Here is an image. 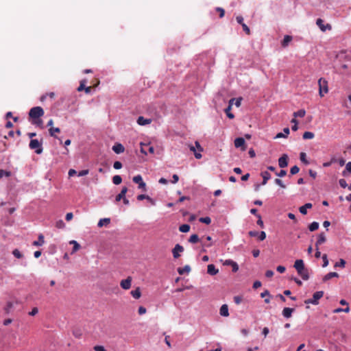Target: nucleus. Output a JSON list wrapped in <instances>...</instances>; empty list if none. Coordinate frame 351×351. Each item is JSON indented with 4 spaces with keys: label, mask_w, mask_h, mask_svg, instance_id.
Masks as SVG:
<instances>
[{
    "label": "nucleus",
    "mask_w": 351,
    "mask_h": 351,
    "mask_svg": "<svg viewBox=\"0 0 351 351\" xmlns=\"http://www.w3.org/2000/svg\"><path fill=\"white\" fill-rule=\"evenodd\" d=\"M314 136H315L314 133H313L311 132H305L302 135V138L304 139H312L314 138Z\"/></svg>",
    "instance_id": "33"
},
{
    "label": "nucleus",
    "mask_w": 351,
    "mask_h": 351,
    "mask_svg": "<svg viewBox=\"0 0 351 351\" xmlns=\"http://www.w3.org/2000/svg\"><path fill=\"white\" fill-rule=\"evenodd\" d=\"M141 153L147 155V152L150 154L154 153V148L153 146H151L150 144L146 143H141Z\"/></svg>",
    "instance_id": "6"
},
{
    "label": "nucleus",
    "mask_w": 351,
    "mask_h": 351,
    "mask_svg": "<svg viewBox=\"0 0 351 351\" xmlns=\"http://www.w3.org/2000/svg\"><path fill=\"white\" fill-rule=\"evenodd\" d=\"M312 206L311 203H306L304 206H300L299 210L302 215H306L307 213V208H311Z\"/></svg>",
    "instance_id": "24"
},
{
    "label": "nucleus",
    "mask_w": 351,
    "mask_h": 351,
    "mask_svg": "<svg viewBox=\"0 0 351 351\" xmlns=\"http://www.w3.org/2000/svg\"><path fill=\"white\" fill-rule=\"evenodd\" d=\"M293 311H294V308L285 307L282 310V315L286 318H289L291 317Z\"/></svg>",
    "instance_id": "18"
},
{
    "label": "nucleus",
    "mask_w": 351,
    "mask_h": 351,
    "mask_svg": "<svg viewBox=\"0 0 351 351\" xmlns=\"http://www.w3.org/2000/svg\"><path fill=\"white\" fill-rule=\"evenodd\" d=\"M191 271V267L189 265H185L184 267H179L178 269V272L180 275H183L184 273H189Z\"/></svg>",
    "instance_id": "29"
},
{
    "label": "nucleus",
    "mask_w": 351,
    "mask_h": 351,
    "mask_svg": "<svg viewBox=\"0 0 351 351\" xmlns=\"http://www.w3.org/2000/svg\"><path fill=\"white\" fill-rule=\"evenodd\" d=\"M234 99H231L230 101H229V105L225 109V112L226 113V115L228 118L230 119H233L234 117V115L230 112V110H231V108H232V104L233 102L234 101Z\"/></svg>",
    "instance_id": "12"
},
{
    "label": "nucleus",
    "mask_w": 351,
    "mask_h": 351,
    "mask_svg": "<svg viewBox=\"0 0 351 351\" xmlns=\"http://www.w3.org/2000/svg\"><path fill=\"white\" fill-rule=\"evenodd\" d=\"M261 175L263 178L262 184L265 185L267 181L271 178V175L268 171H263Z\"/></svg>",
    "instance_id": "21"
},
{
    "label": "nucleus",
    "mask_w": 351,
    "mask_h": 351,
    "mask_svg": "<svg viewBox=\"0 0 351 351\" xmlns=\"http://www.w3.org/2000/svg\"><path fill=\"white\" fill-rule=\"evenodd\" d=\"M44 114L43 109L40 106L34 107L29 112V117L33 119H38Z\"/></svg>",
    "instance_id": "2"
},
{
    "label": "nucleus",
    "mask_w": 351,
    "mask_h": 351,
    "mask_svg": "<svg viewBox=\"0 0 351 351\" xmlns=\"http://www.w3.org/2000/svg\"><path fill=\"white\" fill-rule=\"evenodd\" d=\"M276 175L278 177H284L287 175V171L285 170H280L279 172H276Z\"/></svg>",
    "instance_id": "58"
},
{
    "label": "nucleus",
    "mask_w": 351,
    "mask_h": 351,
    "mask_svg": "<svg viewBox=\"0 0 351 351\" xmlns=\"http://www.w3.org/2000/svg\"><path fill=\"white\" fill-rule=\"evenodd\" d=\"M256 217L258 218L257 224L258 226H260L261 228H263L264 227V223H263V220L261 219V216L260 215H257Z\"/></svg>",
    "instance_id": "52"
},
{
    "label": "nucleus",
    "mask_w": 351,
    "mask_h": 351,
    "mask_svg": "<svg viewBox=\"0 0 351 351\" xmlns=\"http://www.w3.org/2000/svg\"><path fill=\"white\" fill-rule=\"evenodd\" d=\"M112 182L114 184L116 185H118L119 184L121 183L122 182V178L120 176H114L113 178H112Z\"/></svg>",
    "instance_id": "37"
},
{
    "label": "nucleus",
    "mask_w": 351,
    "mask_h": 351,
    "mask_svg": "<svg viewBox=\"0 0 351 351\" xmlns=\"http://www.w3.org/2000/svg\"><path fill=\"white\" fill-rule=\"evenodd\" d=\"M219 313L221 316L228 317L229 315L228 306L227 304H223L219 310Z\"/></svg>",
    "instance_id": "20"
},
{
    "label": "nucleus",
    "mask_w": 351,
    "mask_h": 351,
    "mask_svg": "<svg viewBox=\"0 0 351 351\" xmlns=\"http://www.w3.org/2000/svg\"><path fill=\"white\" fill-rule=\"evenodd\" d=\"M318 85H319V95L321 97H322L324 96V94H326L328 92V82L323 78H320L318 80Z\"/></svg>",
    "instance_id": "3"
},
{
    "label": "nucleus",
    "mask_w": 351,
    "mask_h": 351,
    "mask_svg": "<svg viewBox=\"0 0 351 351\" xmlns=\"http://www.w3.org/2000/svg\"><path fill=\"white\" fill-rule=\"evenodd\" d=\"M86 82V80H81L80 84L79 87L77 88L78 91H82V90H84L85 86H85Z\"/></svg>",
    "instance_id": "45"
},
{
    "label": "nucleus",
    "mask_w": 351,
    "mask_h": 351,
    "mask_svg": "<svg viewBox=\"0 0 351 351\" xmlns=\"http://www.w3.org/2000/svg\"><path fill=\"white\" fill-rule=\"evenodd\" d=\"M190 150L192 151L194 153L195 157L197 159H199V158H202V154L200 153H197L195 152V148L194 146H193V145L190 146Z\"/></svg>",
    "instance_id": "40"
},
{
    "label": "nucleus",
    "mask_w": 351,
    "mask_h": 351,
    "mask_svg": "<svg viewBox=\"0 0 351 351\" xmlns=\"http://www.w3.org/2000/svg\"><path fill=\"white\" fill-rule=\"evenodd\" d=\"M12 254L17 258H21L23 257V254L21 253V252L18 249H14L12 251Z\"/></svg>",
    "instance_id": "41"
},
{
    "label": "nucleus",
    "mask_w": 351,
    "mask_h": 351,
    "mask_svg": "<svg viewBox=\"0 0 351 351\" xmlns=\"http://www.w3.org/2000/svg\"><path fill=\"white\" fill-rule=\"evenodd\" d=\"M266 238V233L264 231L258 232V239L259 241H263Z\"/></svg>",
    "instance_id": "47"
},
{
    "label": "nucleus",
    "mask_w": 351,
    "mask_h": 351,
    "mask_svg": "<svg viewBox=\"0 0 351 351\" xmlns=\"http://www.w3.org/2000/svg\"><path fill=\"white\" fill-rule=\"evenodd\" d=\"M300 171V169L298 166L295 165L291 168L290 173L291 175H295L298 173Z\"/></svg>",
    "instance_id": "44"
},
{
    "label": "nucleus",
    "mask_w": 351,
    "mask_h": 351,
    "mask_svg": "<svg viewBox=\"0 0 351 351\" xmlns=\"http://www.w3.org/2000/svg\"><path fill=\"white\" fill-rule=\"evenodd\" d=\"M216 10L219 12V17L220 18H222L224 16V14H225V11L223 8H216Z\"/></svg>",
    "instance_id": "56"
},
{
    "label": "nucleus",
    "mask_w": 351,
    "mask_h": 351,
    "mask_svg": "<svg viewBox=\"0 0 351 351\" xmlns=\"http://www.w3.org/2000/svg\"><path fill=\"white\" fill-rule=\"evenodd\" d=\"M242 27H243V31L247 34V35H250V28L247 27V25L245 23V24H242Z\"/></svg>",
    "instance_id": "53"
},
{
    "label": "nucleus",
    "mask_w": 351,
    "mask_h": 351,
    "mask_svg": "<svg viewBox=\"0 0 351 351\" xmlns=\"http://www.w3.org/2000/svg\"><path fill=\"white\" fill-rule=\"evenodd\" d=\"M44 243H45L44 236L42 234H40L38 235V241H34L33 245L35 246H41L44 244Z\"/></svg>",
    "instance_id": "26"
},
{
    "label": "nucleus",
    "mask_w": 351,
    "mask_h": 351,
    "mask_svg": "<svg viewBox=\"0 0 351 351\" xmlns=\"http://www.w3.org/2000/svg\"><path fill=\"white\" fill-rule=\"evenodd\" d=\"M32 123L36 124V125L42 127L43 121L41 119H40V118L38 119H34V121H32Z\"/></svg>",
    "instance_id": "61"
},
{
    "label": "nucleus",
    "mask_w": 351,
    "mask_h": 351,
    "mask_svg": "<svg viewBox=\"0 0 351 351\" xmlns=\"http://www.w3.org/2000/svg\"><path fill=\"white\" fill-rule=\"evenodd\" d=\"M184 247L180 244H176L175 247L172 250L173 256L174 258H178L180 256L179 252H182Z\"/></svg>",
    "instance_id": "8"
},
{
    "label": "nucleus",
    "mask_w": 351,
    "mask_h": 351,
    "mask_svg": "<svg viewBox=\"0 0 351 351\" xmlns=\"http://www.w3.org/2000/svg\"><path fill=\"white\" fill-rule=\"evenodd\" d=\"M152 119H145L143 117H138L137 119V123L140 125H145L151 123Z\"/></svg>",
    "instance_id": "16"
},
{
    "label": "nucleus",
    "mask_w": 351,
    "mask_h": 351,
    "mask_svg": "<svg viewBox=\"0 0 351 351\" xmlns=\"http://www.w3.org/2000/svg\"><path fill=\"white\" fill-rule=\"evenodd\" d=\"M243 300V298L241 296H239V295H237V296H234V302L237 304H239L241 303Z\"/></svg>",
    "instance_id": "49"
},
{
    "label": "nucleus",
    "mask_w": 351,
    "mask_h": 351,
    "mask_svg": "<svg viewBox=\"0 0 351 351\" xmlns=\"http://www.w3.org/2000/svg\"><path fill=\"white\" fill-rule=\"evenodd\" d=\"M276 270H277V271H278L280 273H284L286 269L284 266L279 265L277 267Z\"/></svg>",
    "instance_id": "63"
},
{
    "label": "nucleus",
    "mask_w": 351,
    "mask_h": 351,
    "mask_svg": "<svg viewBox=\"0 0 351 351\" xmlns=\"http://www.w3.org/2000/svg\"><path fill=\"white\" fill-rule=\"evenodd\" d=\"M132 180L134 183L138 184V189H141L144 191H146V184L143 182L142 176L141 175H137L134 176Z\"/></svg>",
    "instance_id": "5"
},
{
    "label": "nucleus",
    "mask_w": 351,
    "mask_h": 351,
    "mask_svg": "<svg viewBox=\"0 0 351 351\" xmlns=\"http://www.w3.org/2000/svg\"><path fill=\"white\" fill-rule=\"evenodd\" d=\"M326 241V238L325 234L324 232H321L317 237V241L315 243V247H319L320 245L324 243Z\"/></svg>",
    "instance_id": "15"
},
{
    "label": "nucleus",
    "mask_w": 351,
    "mask_h": 351,
    "mask_svg": "<svg viewBox=\"0 0 351 351\" xmlns=\"http://www.w3.org/2000/svg\"><path fill=\"white\" fill-rule=\"evenodd\" d=\"M322 260H323L322 267H327L328 265V260L327 255L326 254L322 256Z\"/></svg>",
    "instance_id": "46"
},
{
    "label": "nucleus",
    "mask_w": 351,
    "mask_h": 351,
    "mask_svg": "<svg viewBox=\"0 0 351 351\" xmlns=\"http://www.w3.org/2000/svg\"><path fill=\"white\" fill-rule=\"evenodd\" d=\"M179 230L182 232H188L190 230V226L188 224H182L179 227Z\"/></svg>",
    "instance_id": "36"
},
{
    "label": "nucleus",
    "mask_w": 351,
    "mask_h": 351,
    "mask_svg": "<svg viewBox=\"0 0 351 351\" xmlns=\"http://www.w3.org/2000/svg\"><path fill=\"white\" fill-rule=\"evenodd\" d=\"M261 287V282L260 281L256 280L253 284V288L255 289H256Z\"/></svg>",
    "instance_id": "64"
},
{
    "label": "nucleus",
    "mask_w": 351,
    "mask_h": 351,
    "mask_svg": "<svg viewBox=\"0 0 351 351\" xmlns=\"http://www.w3.org/2000/svg\"><path fill=\"white\" fill-rule=\"evenodd\" d=\"M199 221L202 223H204L206 224H210L211 222V219L208 217H202L199 219Z\"/></svg>",
    "instance_id": "43"
},
{
    "label": "nucleus",
    "mask_w": 351,
    "mask_h": 351,
    "mask_svg": "<svg viewBox=\"0 0 351 351\" xmlns=\"http://www.w3.org/2000/svg\"><path fill=\"white\" fill-rule=\"evenodd\" d=\"M338 278L339 274L337 272H329L326 275H325L322 279L323 282H326L331 279L332 278Z\"/></svg>",
    "instance_id": "22"
},
{
    "label": "nucleus",
    "mask_w": 351,
    "mask_h": 351,
    "mask_svg": "<svg viewBox=\"0 0 351 351\" xmlns=\"http://www.w3.org/2000/svg\"><path fill=\"white\" fill-rule=\"evenodd\" d=\"M339 182V185L343 189L348 186L347 182H346V180H344V179H340Z\"/></svg>",
    "instance_id": "57"
},
{
    "label": "nucleus",
    "mask_w": 351,
    "mask_h": 351,
    "mask_svg": "<svg viewBox=\"0 0 351 351\" xmlns=\"http://www.w3.org/2000/svg\"><path fill=\"white\" fill-rule=\"evenodd\" d=\"M300 160H301L302 162H304V163H305V164H308V161L306 160V153H304V152H301V153L300 154Z\"/></svg>",
    "instance_id": "38"
},
{
    "label": "nucleus",
    "mask_w": 351,
    "mask_h": 351,
    "mask_svg": "<svg viewBox=\"0 0 351 351\" xmlns=\"http://www.w3.org/2000/svg\"><path fill=\"white\" fill-rule=\"evenodd\" d=\"M345 265H346V261L343 259L341 258L339 262H337L335 264V267H339L343 268L345 267Z\"/></svg>",
    "instance_id": "39"
},
{
    "label": "nucleus",
    "mask_w": 351,
    "mask_h": 351,
    "mask_svg": "<svg viewBox=\"0 0 351 351\" xmlns=\"http://www.w3.org/2000/svg\"><path fill=\"white\" fill-rule=\"evenodd\" d=\"M113 167L115 169H121L122 167V164L119 161H116V162H114Z\"/></svg>",
    "instance_id": "54"
},
{
    "label": "nucleus",
    "mask_w": 351,
    "mask_h": 351,
    "mask_svg": "<svg viewBox=\"0 0 351 351\" xmlns=\"http://www.w3.org/2000/svg\"><path fill=\"white\" fill-rule=\"evenodd\" d=\"M316 24L319 27L322 31H326V28L330 29L331 26L329 24H327L326 26H324L323 24V20L321 19H317Z\"/></svg>",
    "instance_id": "19"
},
{
    "label": "nucleus",
    "mask_w": 351,
    "mask_h": 351,
    "mask_svg": "<svg viewBox=\"0 0 351 351\" xmlns=\"http://www.w3.org/2000/svg\"><path fill=\"white\" fill-rule=\"evenodd\" d=\"M112 150L116 153V154H121L124 152L125 150V148L121 144V143H116L113 147H112Z\"/></svg>",
    "instance_id": "17"
},
{
    "label": "nucleus",
    "mask_w": 351,
    "mask_h": 351,
    "mask_svg": "<svg viewBox=\"0 0 351 351\" xmlns=\"http://www.w3.org/2000/svg\"><path fill=\"white\" fill-rule=\"evenodd\" d=\"M294 267L298 272H300V270L305 268L304 261L302 259L296 260L294 263Z\"/></svg>",
    "instance_id": "14"
},
{
    "label": "nucleus",
    "mask_w": 351,
    "mask_h": 351,
    "mask_svg": "<svg viewBox=\"0 0 351 351\" xmlns=\"http://www.w3.org/2000/svg\"><path fill=\"white\" fill-rule=\"evenodd\" d=\"M306 114V111L304 109H301L293 113L294 117H304Z\"/></svg>",
    "instance_id": "32"
},
{
    "label": "nucleus",
    "mask_w": 351,
    "mask_h": 351,
    "mask_svg": "<svg viewBox=\"0 0 351 351\" xmlns=\"http://www.w3.org/2000/svg\"><path fill=\"white\" fill-rule=\"evenodd\" d=\"M132 277L128 276L126 279L122 280L120 282V286L122 289L128 290L131 287L132 285Z\"/></svg>",
    "instance_id": "7"
},
{
    "label": "nucleus",
    "mask_w": 351,
    "mask_h": 351,
    "mask_svg": "<svg viewBox=\"0 0 351 351\" xmlns=\"http://www.w3.org/2000/svg\"><path fill=\"white\" fill-rule=\"evenodd\" d=\"M324 295V291H319L314 293L313 295V298L310 299H307L304 301L305 304H312L314 305H317L319 304V300L321 299Z\"/></svg>",
    "instance_id": "4"
},
{
    "label": "nucleus",
    "mask_w": 351,
    "mask_h": 351,
    "mask_svg": "<svg viewBox=\"0 0 351 351\" xmlns=\"http://www.w3.org/2000/svg\"><path fill=\"white\" fill-rule=\"evenodd\" d=\"M291 40L292 37L291 36H285L283 38V40L282 41V46L283 47H286Z\"/></svg>",
    "instance_id": "30"
},
{
    "label": "nucleus",
    "mask_w": 351,
    "mask_h": 351,
    "mask_svg": "<svg viewBox=\"0 0 351 351\" xmlns=\"http://www.w3.org/2000/svg\"><path fill=\"white\" fill-rule=\"evenodd\" d=\"M318 228H319V223L316 221H313L308 226V229L311 232H313V231L317 230Z\"/></svg>",
    "instance_id": "35"
},
{
    "label": "nucleus",
    "mask_w": 351,
    "mask_h": 351,
    "mask_svg": "<svg viewBox=\"0 0 351 351\" xmlns=\"http://www.w3.org/2000/svg\"><path fill=\"white\" fill-rule=\"evenodd\" d=\"M234 143L235 147H237V148L241 147L242 150L245 149V140L243 138H241V137L237 138L234 140Z\"/></svg>",
    "instance_id": "9"
},
{
    "label": "nucleus",
    "mask_w": 351,
    "mask_h": 351,
    "mask_svg": "<svg viewBox=\"0 0 351 351\" xmlns=\"http://www.w3.org/2000/svg\"><path fill=\"white\" fill-rule=\"evenodd\" d=\"M147 310L144 306H140L138 309V313L139 315H143L146 313Z\"/></svg>",
    "instance_id": "59"
},
{
    "label": "nucleus",
    "mask_w": 351,
    "mask_h": 351,
    "mask_svg": "<svg viewBox=\"0 0 351 351\" xmlns=\"http://www.w3.org/2000/svg\"><path fill=\"white\" fill-rule=\"evenodd\" d=\"M65 224L62 220H59L56 222V226L58 228H63L64 227Z\"/></svg>",
    "instance_id": "50"
},
{
    "label": "nucleus",
    "mask_w": 351,
    "mask_h": 351,
    "mask_svg": "<svg viewBox=\"0 0 351 351\" xmlns=\"http://www.w3.org/2000/svg\"><path fill=\"white\" fill-rule=\"evenodd\" d=\"M223 265L232 267L233 272H237L239 270L238 264L231 259L226 260L225 262L223 263Z\"/></svg>",
    "instance_id": "11"
},
{
    "label": "nucleus",
    "mask_w": 351,
    "mask_h": 351,
    "mask_svg": "<svg viewBox=\"0 0 351 351\" xmlns=\"http://www.w3.org/2000/svg\"><path fill=\"white\" fill-rule=\"evenodd\" d=\"M199 237L197 234H192L189 239V241L191 243H196L199 242Z\"/></svg>",
    "instance_id": "34"
},
{
    "label": "nucleus",
    "mask_w": 351,
    "mask_h": 351,
    "mask_svg": "<svg viewBox=\"0 0 351 351\" xmlns=\"http://www.w3.org/2000/svg\"><path fill=\"white\" fill-rule=\"evenodd\" d=\"M130 293L132 295V297L135 299H138L141 296V291L139 287H137L136 289L132 290L130 292Z\"/></svg>",
    "instance_id": "27"
},
{
    "label": "nucleus",
    "mask_w": 351,
    "mask_h": 351,
    "mask_svg": "<svg viewBox=\"0 0 351 351\" xmlns=\"http://www.w3.org/2000/svg\"><path fill=\"white\" fill-rule=\"evenodd\" d=\"M149 199V196H148L147 195L141 194L137 196V199L140 200V201L143 200V199Z\"/></svg>",
    "instance_id": "51"
},
{
    "label": "nucleus",
    "mask_w": 351,
    "mask_h": 351,
    "mask_svg": "<svg viewBox=\"0 0 351 351\" xmlns=\"http://www.w3.org/2000/svg\"><path fill=\"white\" fill-rule=\"evenodd\" d=\"M278 165L280 168H285L288 165V156L286 154H283L278 159Z\"/></svg>",
    "instance_id": "10"
},
{
    "label": "nucleus",
    "mask_w": 351,
    "mask_h": 351,
    "mask_svg": "<svg viewBox=\"0 0 351 351\" xmlns=\"http://www.w3.org/2000/svg\"><path fill=\"white\" fill-rule=\"evenodd\" d=\"M38 312V309L36 307L32 308V310L29 313V315L31 316L36 315Z\"/></svg>",
    "instance_id": "60"
},
{
    "label": "nucleus",
    "mask_w": 351,
    "mask_h": 351,
    "mask_svg": "<svg viewBox=\"0 0 351 351\" xmlns=\"http://www.w3.org/2000/svg\"><path fill=\"white\" fill-rule=\"evenodd\" d=\"M284 132H279L275 136V138H286L287 135L289 134V128H285L283 130Z\"/></svg>",
    "instance_id": "25"
},
{
    "label": "nucleus",
    "mask_w": 351,
    "mask_h": 351,
    "mask_svg": "<svg viewBox=\"0 0 351 351\" xmlns=\"http://www.w3.org/2000/svg\"><path fill=\"white\" fill-rule=\"evenodd\" d=\"M88 172H89V171L88 169L82 170V171H79L77 176L80 177L84 176H86L87 174H88Z\"/></svg>",
    "instance_id": "55"
},
{
    "label": "nucleus",
    "mask_w": 351,
    "mask_h": 351,
    "mask_svg": "<svg viewBox=\"0 0 351 351\" xmlns=\"http://www.w3.org/2000/svg\"><path fill=\"white\" fill-rule=\"evenodd\" d=\"M11 173L10 171H7L3 169L0 170V179L3 178V176L9 177L10 176Z\"/></svg>",
    "instance_id": "42"
},
{
    "label": "nucleus",
    "mask_w": 351,
    "mask_h": 351,
    "mask_svg": "<svg viewBox=\"0 0 351 351\" xmlns=\"http://www.w3.org/2000/svg\"><path fill=\"white\" fill-rule=\"evenodd\" d=\"M94 350L95 351H106L102 346H95Z\"/></svg>",
    "instance_id": "62"
},
{
    "label": "nucleus",
    "mask_w": 351,
    "mask_h": 351,
    "mask_svg": "<svg viewBox=\"0 0 351 351\" xmlns=\"http://www.w3.org/2000/svg\"><path fill=\"white\" fill-rule=\"evenodd\" d=\"M274 182H275V183H276V184H278V186H280L281 188L285 189V188L286 187V186L284 184V183L282 182V181L280 179H279V178H276V179L275 180V181H274Z\"/></svg>",
    "instance_id": "48"
},
{
    "label": "nucleus",
    "mask_w": 351,
    "mask_h": 351,
    "mask_svg": "<svg viewBox=\"0 0 351 351\" xmlns=\"http://www.w3.org/2000/svg\"><path fill=\"white\" fill-rule=\"evenodd\" d=\"M29 147L31 149H34L37 154L43 152V143L37 139H31Z\"/></svg>",
    "instance_id": "1"
},
{
    "label": "nucleus",
    "mask_w": 351,
    "mask_h": 351,
    "mask_svg": "<svg viewBox=\"0 0 351 351\" xmlns=\"http://www.w3.org/2000/svg\"><path fill=\"white\" fill-rule=\"evenodd\" d=\"M60 130L59 128L51 127L49 129V133L51 136L56 137V133H60Z\"/></svg>",
    "instance_id": "31"
},
{
    "label": "nucleus",
    "mask_w": 351,
    "mask_h": 351,
    "mask_svg": "<svg viewBox=\"0 0 351 351\" xmlns=\"http://www.w3.org/2000/svg\"><path fill=\"white\" fill-rule=\"evenodd\" d=\"M207 273L211 276H214L219 273V269H217L213 264H210L207 267Z\"/></svg>",
    "instance_id": "13"
},
{
    "label": "nucleus",
    "mask_w": 351,
    "mask_h": 351,
    "mask_svg": "<svg viewBox=\"0 0 351 351\" xmlns=\"http://www.w3.org/2000/svg\"><path fill=\"white\" fill-rule=\"evenodd\" d=\"M110 218L101 219L97 223V226L99 228H101L104 226H108L110 223Z\"/></svg>",
    "instance_id": "28"
},
{
    "label": "nucleus",
    "mask_w": 351,
    "mask_h": 351,
    "mask_svg": "<svg viewBox=\"0 0 351 351\" xmlns=\"http://www.w3.org/2000/svg\"><path fill=\"white\" fill-rule=\"evenodd\" d=\"M298 274L301 276V278L304 280H307L309 278V274L308 271L307 269L304 268L302 270H300V272H298Z\"/></svg>",
    "instance_id": "23"
}]
</instances>
